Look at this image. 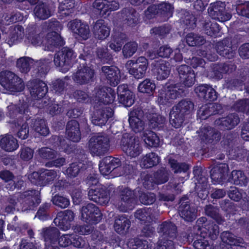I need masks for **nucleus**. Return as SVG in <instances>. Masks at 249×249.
<instances>
[{"label":"nucleus","instance_id":"nucleus-13","mask_svg":"<svg viewBox=\"0 0 249 249\" xmlns=\"http://www.w3.org/2000/svg\"><path fill=\"white\" fill-rule=\"evenodd\" d=\"M197 132L203 146L205 144H215L220 140L221 137L219 131L209 126L200 127Z\"/></svg>","mask_w":249,"mask_h":249},{"label":"nucleus","instance_id":"nucleus-52","mask_svg":"<svg viewBox=\"0 0 249 249\" xmlns=\"http://www.w3.org/2000/svg\"><path fill=\"white\" fill-rule=\"evenodd\" d=\"M155 183L156 185L162 184L169 180V171L166 167H161L153 173Z\"/></svg>","mask_w":249,"mask_h":249},{"label":"nucleus","instance_id":"nucleus-11","mask_svg":"<svg viewBox=\"0 0 249 249\" xmlns=\"http://www.w3.org/2000/svg\"><path fill=\"white\" fill-rule=\"evenodd\" d=\"M111 190L101 185L95 188H90L88 191L89 198L97 204L107 205L110 199Z\"/></svg>","mask_w":249,"mask_h":249},{"label":"nucleus","instance_id":"nucleus-51","mask_svg":"<svg viewBox=\"0 0 249 249\" xmlns=\"http://www.w3.org/2000/svg\"><path fill=\"white\" fill-rule=\"evenodd\" d=\"M186 42L191 47H199L204 45L206 40L204 37L194 33H190L186 36Z\"/></svg>","mask_w":249,"mask_h":249},{"label":"nucleus","instance_id":"nucleus-38","mask_svg":"<svg viewBox=\"0 0 249 249\" xmlns=\"http://www.w3.org/2000/svg\"><path fill=\"white\" fill-rule=\"evenodd\" d=\"M137 171V163L136 161L125 160L122 163L121 168L117 173V177L130 176L133 177L136 175Z\"/></svg>","mask_w":249,"mask_h":249},{"label":"nucleus","instance_id":"nucleus-48","mask_svg":"<svg viewBox=\"0 0 249 249\" xmlns=\"http://www.w3.org/2000/svg\"><path fill=\"white\" fill-rule=\"evenodd\" d=\"M194 177L197 181V183L202 185L203 187L206 186L208 183L209 176L201 166H196L193 169Z\"/></svg>","mask_w":249,"mask_h":249},{"label":"nucleus","instance_id":"nucleus-8","mask_svg":"<svg viewBox=\"0 0 249 249\" xmlns=\"http://www.w3.org/2000/svg\"><path fill=\"white\" fill-rule=\"evenodd\" d=\"M54 62H69L70 61H90L92 55L89 53H84L80 54L78 57L75 54L73 51L68 47H63L60 51L57 52L54 57Z\"/></svg>","mask_w":249,"mask_h":249},{"label":"nucleus","instance_id":"nucleus-47","mask_svg":"<svg viewBox=\"0 0 249 249\" xmlns=\"http://www.w3.org/2000/svg\"><path fill=\"white\" fill-rule=\"evenodd\" d=\"M218 224L215 222H209L205 225L204 229L202 230L201 234L204 232L206 236H208L212 240H215L219 233V227Z\"/></svg>","mask_w":249,"mask_h":249},{"label":"nucleus","instance_id":"nucleus-60","mask_svg":"<svg viewBox=\"0 0 249 249\" xmlns=\"http://www.w3.org/2000/svg\"><path fill=\"white\" fill-rule=\"evenodd\" d=\"M196 238L193 243L195 249H213L207 240V237L204 235H197Z\"/></svg>","mask_w":249,"mask_h":249},{"label":"nucleus","instance_id":"nucleus-55","mask_svg":"<svg viewBox=\"0 0 249 249\" xmlns=\"http://www.w3.org/2000/svg\"><path fill=\"white\" fill-rule=\"evenodd\" d=\"M156 88L154 81L146 78L141 82L138 87V91L141 93L153 94Z\"/></svg>","mask_w":249,"mask_h":249},{"label":"nucleus","instance_id":"nucleus-63","mask_svg":"<svg viewBox=\"0 0 249 249\" xmlns=\"http://www.w3.org/2000/svg\"><path fill=\"white\" fill-rule=\"evenodd\" d=\"M232 108L238 112L249 115V101L247 99L238 100L232 105Z\"/></svg>","mask_w":249,"mask_h":249},{"label":"nucleus","instance_id":"nucleus-7","mask_svg":"<svg viewBox=\"0 0 249 249\" xmlns=\"http://www.w3.org/2000/svg\"><path fill=\"white\" fill-rule=\"evenodd\" d=\"M57 177L55 170L41 168L37 172H33L29 176L31 182L39 186H45L52 184Z\"/></svg>","mask_w":249,"mask_h":249},{"label":"nucleus","instance_id":"nucleus-28","mask_svg":"<svg viewBox=\"0 0 249 249\" xmlns=\"http://www.w3.org/2000/svg\"><path fill=\"white\" fill-rule=\"evenodd\" d=\"M158 232L161 235L160 238L174 240L177 236V227L171 221H165L160 225Z\"/></svg>","mask_w":249,"mask_h":249},{"label":"nucleus","instance_id":"nucleus-29","mask_svg":"<svg viewBox=\"0 0 249 249\" xmlns=\"http://www.w3.org/2000/svg\"><path fill=\"white\" fill-rule=\"evenodd\" d=\"M94 75L93 69L84 66L83 68L73 73L72 79L75 83L83 85L88 83L93 78Z\"/></svg>","mask_w":249,"mask_h":249},{"label":"nucleus","instance_id":"nucleus-12","mask_svg":"<svg viewBox=\"0 0 249 249\" xmlns=\"http://www.w3.org/2000/svg\"><path fill=\"white\" fill-rule=\"evenodd\" d=\"M81 216L89 224H97L102 219L103 214L99 208L92 203H88L81 209Z\"/></svg>","mask_w":249,"mask_h":249},{"label":"nucleus","instance_id":"nucleus-50","mask_svg":"<svg viewBox=\"0 0 249 249\" xmlns=\"http://www.w3.org/2000/svg\"><path fill=\"white\" fill-rule=\"evenodd\" d=\"M134 216L136 219L141 221L142 224L151 223V209L144 208L138 209L135 213Z\"/></svg>","mask_w":249,"mask_h":249},{"label":"nucleus","instance_id":"nucleus-64","mask_svg":"<svg viewBox=\"0 0 249 249\" xmlns=\"http://www.w3.org/2000/svg\"><path fill=\"white\" fill-rule=\"evenodd\" d=\"M58 12L62 15H69L74 7V2L72 0H58Z\"/></svg>","mask_w":249,"mask_h":249},{"label":"nucleus","instance_id":"nucleus-19","mask_svg":"<svg viewBox=\"0 0 249 249\" xmlns=\"http://www.w3.org/2000/svg\"><path fill=\"white\" fill-rule=\"evenodd\" d=\"M95 98L100 103L110 105L115 101L116 92L110 87H103L96 89Z\"/></svg>","mask_w":249,"mask_h":249},{"label":"nucleus","instance_id":"nucleus-33","mask_svg":"<svg viewBox=\"0 0 249 249\" xmlns=\"http://www.w3.org/2000/svg\"><path fill=\"white\" fill-rule=\"evenodd\" d=\"M66 134L69 139L77 142L81 138V132L79 123L75 120H71L68 122L66 127Z\"/></svg>","mask_w":249,"mask_h":249},{"label":"nucleus","instance_id":"nucleus-57","mask_svg":"<svg viewBox=\"0 0 249 249\" xmlns=\"http://www.w3.org/2000/svg\"><path fill=\"white\" fill-rule=\"evenodd\" d=\"M168 163L171 168L174 171V173H188L189 170V165L185 162H178L177 160L170 158Z\"/></svg>","mask_w":249,"mask_h":249},{"label":"nucleus","instance_id":"nucleus-40","mask_svg":"<svg viewBox=\"0 0 249 249\" xmlns=\"http://www.w3.org/2000/svg\"><path fill=\"white\" fill-rule=\"evenodd\" d=\"M153 72L158 80L166 79L171 71V67L169 63H153Z\"/></svg>","mask_w":249,"mask_h":249},{"label":"nucleus","instance_id":"nucleus-41","mask_svg":"<svg viewBox=\"0 0 249 249\" xmlns=\"http://www.w3.org/2000/svg\"><path fill=\"white\" fill-rule=\"evenodd\" d=\"M35 16L39 20H45L52 16V10L50 6L46 3L40 2L34 8Z\"/></svg>","mask_w":249,"mask_h":249},{"label":"nucleus","instance_id":"nucleus-44","mask_svg":"<svg viewBox=\"0 0 249 249\" xmlns=\"http://www.w3.org/2000/svg\"><path fill=\"white\" fill-rule=\"evenodd\" d=\"M160 162V158L154 152L149 153L143 158L141 166L147 169L157 166Z\"/></svg>","mask_w":249,"mask_h":249},{"label":"nucleus","instance_id":"nucleus-49","mask_svg":"<svg viewBox=\"0 0 249 249\" xmlns=\"http://www.w3.org/2000/svg\"><path fill=\"white\" fill-rule=\"evenodd\" d=\"M143 139L147 146L157 147L160 145V139L155 132L151 130L144 132Z\"/></svg>","mask_w":249,"mask_h":249},{"label":"nucleus","instance_id":"nucleus-43","mask_svg":"<svg viewBox=\"0 0 249 249\" xmlns=\"http://www.w3.org/2000/svg\"><path fill=\"white\" fill-rule=\"evenodd\" d=\"M148 119L149 125L152 129L159 130L163 128L166 118L157 113L149 114Z\"/></svg>","mask_w":249,"mask_h":249},{"label":"nucleus","instance_id":"nucleus-5","mask_svg":"<svg viewBox=\"0 0 249 249\" xmlns=\"http://www.w3.org/2000/svg\"><path fill=\"white\" fill-rule=\"evenodd\" d=\"M117 195L119 200L118 208L120 211L127 212L134 209L137 198L134 190L122 187L117 191Z\"/></svg>","mask_w":249,"mask_h":249},{"label":"nucleus","instance_id":"nucleus-14","mask_svg":"<svg viewBox=\"0 0 249 249\" xmlns=\"http://www.w3.org/2000/svg\"><path fill=\"white\" fill-rule=\"evenodd\" d=\"M208 12L213 18L221 22L228 20L231 17V14L226 9L225 2L220 1L211 3L208 9Z\"/></svg>","mask_w":249,"mask_h":249},{"label":"nucleus","instance_id":"nucleus-20","mask_svg":"<svg viewBox=\"0 0 249 249\" xmlns=\"http://www.w3.org/2000/svg\"><path fill=\"white\" fill-rule=\"evenodd\" d=\"M119 102L126 107H131L134 103L135 95L127 84L119 85L117 89Z\"/></svg>","mask_w":249,"mask_h":249},{"label":"nucleus","instance_id":"nucleus-32","mask_svg":"<svg viewBox=\"0 0 249 249\" xmlns=\"http://www.w3.org/2000/svg\"><path fill=\"white\" fill-rule=\"evenodd\" d=\"M221 239L223 243L221 245L223 249H231L232 246L241 247L244 242L243 238L237 237L229 231H223L221 234Z\"/></svg>","mask_w":249,"mask_h":249},{"label":"nucleus","instance_id":"nucleus-61","mask_svg":"<svg viewBox=\"0 0 249 249\" xmlns=\"http://www.w3.org/2000/svg\"><path fill=\"white\" fill-rule=\"evenodd\" d=\"M83 164L80 162H72L66 170L65 174L70 178H75L83 170Z\"/></svg>","mask_w":249,"mask_h":249},{"label":"nucleus","instance_id":"nucleus-35","mask_svg":"<svg viewBox=\"0 0 249 249\" xmlns=\"http://www.w3.org/2000/svg\"><path fill=\"white\" fill-rule=\"evenodd\" d=\"M50 142L56 149L69 154L72 151L71 144L62 136L53 135L50 139Z\"/></svg>","mask_w":249,"mask_h":249},{"label":"nucleus","instance_id":"nucleus-62","mask_svg":"<svg viewBox=\"0 0 249 249\" xmlns=\"http://www.w3.org/2000/svg\"><path fill=\"white\" fill-rule=\"evenodd\" d=\"M8 115L11 118H15L18 114L20 115L19 118L22 117L23 118L24 117H27L26 115L28 112V108L27 107L25 108L23 106L8 107Z\"/></svg>","mask_w":249,"mask_h":249},{"label":"nucleus","instance_id":"nucleus-9","mask_svg":"<svg viewBox=\"0 0 249 249\" xmlns=\"http://www.w3.org/2000/svg\"><path fill=\"white\" fill-rule=\"evenodd\" d=\"M109 146V140L105 134L98 133L92 136L89 141V147L91 151L98 156L107 153Z\"/></svg>","mask_w":249,"mask_h":249},{"label":"nucleus","instance_id":"nucleus-6","mask_svg":"<svg viewBox=\"0 0 249 249\" xmlns=\"http://www.w3.org/2000/svg\"><path fill=\"white\" fill-rule=\"evenodd\" d=\"M121 146L126 155L131 158L139 156L142 151V148L139 140L129 134L126 133L123 135Z\"/></svg>","mask_w":249,"mask_h":249},{"label":"nucleus","instance_id":"nucleus-26","mask_svg":"<svg viewBox=\"0 0 249 249\" xmlns=\"http://www.w3.org/2000/svg\"><path fill=\"white\" fill-rule=\"evenodd\" d=\"M102 71L106 77L107 82L112 87H116L120 82L121 74L119 69L114 66H103Z\"/></svg>","mask_w":249,"mask_h":249},{"label":"nucleus","instance_id":"nucleus-24","mask_svg":"<svg viewBox=\"0 0 249 249\" xmlns=\"http://www.w3.org/2000/svg\"><path fill=\"white\" fill-rule=\"evenodd\" d=\"M123 23L131 27L135 26L138 23L139 14L132 8H124L118 14Z\"/></svg>","mask_w":249,"mask_h":249},{"label":"nucleus","instance_id":"nucleus-1","mask_svg":"<svg viewBox=\"0 0 249 249\" xmlns=\"http://www.w3.org/2000/svg\"><path fill=\"white\" fill-rule=\"evenodd\" d=\"M177 71L182 83L166 84L160 90L158 100L160 105L172 104L176 99L185 96L186 87H191L195 83L196 74L191 67L183 64Z\"/></svg>","mask_w":249,"mask_h":249},{"label":"nucleus","instance_id":"nucleus-39","mask_svg":"<svg viewBox=\"0 0 249 249\" xmlns=\"http://www.w3.org/2000/svg\"><path fill=\"white\" fill-rule=\"evenodd\" d=\"M131 225V222L125 214L118 215L115 219L114 228L115 231L119 234H123L126 232Z\"/></svg>","mask_w":249,"mask_h":249},{"label":"nucleus","instance_id":"nucleus-23","mask_svg":"<svg viewBox=\"0 0 249 249\" xmlns=\"http://www.w3.org/2000/svg\"><path fill=\"white\" fill-rule=\"evenodd\" d=\"M211 76L219 80L223 78V73H231L235 71L237 66L235 63H212Z\"/></svg>","mask_w":249,"mask_h":249},{"label":"nucleus","instance_id":"nucleus-4","mask_svg":"<svg viewBox=\"0 0 249 249\" xmlns=\"http://www.w3.org/2000/svg\"><path fill=\"white\" fill-rule=\"evenodd\" d=\"M0 84L4 89L11 92H21L25 88L22 79L9 71H4L0 72Z\"/></svg>","mask_w":249,"mask_h":249},{"label":"nucleus","instance_id":"nucleus-34","mask_svg":"<svg viewBox=\"0 0 249 249\" xmlns=\"http://www.w3.org/2000/svg\"><path fill=\"white\" fill-rule=\"evenodd\" d=\"M178 210L179 215L186 221L192 222L196 218V210L190 206L189 201L180 200Z\"/></svg>","mask_w":249,"mask_h":249},{"label":"nucleus","instance_id":"nucleus-58","mask_svg":"<svg viewBox=\"0 0 249 249\" xmlns=\"http://www.w3.org/2000/svg\"><path fill=\"white\" fill-rule=\"evenodd\" d=\"M51 203L45 202L42 203L39 207L36 217L42 221H46L49 219L50 216Z\"/></svg>","mask_w":249,"mask_h":249},{"label":"nucleus","instance_id":"nucleus-17","mask_svg":"<svg viewBox=\"0 0 249 249\" xmlns=\"http://www.w3.org/2000/svg\"><path fill=\"white\" fill-rule=\"evenodd\" d=\"M114 115V110L110 107H102L95 110L92 116V123L95 125H105L110 118Z\"/></svg>","mask_w":249,"mask_h":249},{"label":"nucleus","instance_id":"nucleus-3","mask_svg":"<svg viewBox=\"0 0 249 249\" xmlns=\"http://www.w3.org/2000/svg\"><path fill=\"white\" fill-rule=\"evenodd\" d=\"M194 104L189 99H182L171 109L169 113V122L176 128L181 127L186 115L194 109Z\"/></svg>","mask_w":249,"mask_h":249},{"label":"nucleus","instance_id":"nucleus-16","mask_svg":"<svg viewBox=\"0 0 249 249\" xmlns=\"http://www.w3.org/2000/svg\"><path fill=\"white\" fill-rule=\"evenodd\" d=\"M229 168L226 163H219L213 167L210 176L213 184L223 183L227 180Z\"/></svg>","mask_w":249,"mask_h":249},{"label":"nucleus","instance_id":"nucleus-53","mask_svg":"<svg viewBox=\"0 0 249 249\" xmlns=\"http://www.w3.org/2000/svg\"><path fill=\"white\" fill-rule=\"evenodd\" d=\"M231 179L233 184L240 186H246L248 183V178L241 170H233L231 173Z\"/></svg>","mask_w":249,"mask_h":249},{"label":"nucleus","instance_id":"nucleus-15","mask_svg":"<svg viewBox=\"0 0 249 249\" xmlns=\"http://www.w3.org/2000/svg\"><path fill=\"white\" fill-rule=\"evenodd\" d=\"M74 217L75 214L73 212L68 209L58 212L53 222L61 230L66 231L71 228V223Z\"/></svg>","mask_w":249,"mask_h":249},{"label":"nucleus","instance_id":"nucleus-36","mask_svg":"<svg viewBox=\"0 0 249 249\" xmlns=\"http://www.w3.org/2000/svg\"><path fill=\"white\" fill-rule=\"evenodd\" d=\"M45 245H57L58 237L60 236L59 230L56 227L46 228L42 232Z\"/></svg>","mask_w":249,"mask_h":249},{"label":"nucleus","instance_id":"nucleus-21","mask_svg":"<svg viewBox=\"0 0 249 249\" xmlns=\"http://www.w3.org/2000/svg\"><path fill=\"white\" fill-rule=\"evenodd\" d=\"M240 122V118L235 113H230L226 117L215 120L214 123L219 129L222 130H231L234 128Z\"/></svg>","mask_w":249,"mask_h":249},{"label":"nucleus","instance_id":"nucleus-18","mask_svg":"<svg viewBox=\"0 0 249 249\" xmlns=\"http://www.w3.org/2000/svg\"><path fill=\"white\" fill-rule=\"evenodd\" d=\"M143 111L139 108H134L129 114L128 122L130 127L136 133L144 129V123L142 120Z\"/></svg>","mask_w":249,"mask_h":249},{"label":"nucleus","instance_id":"nucleus-2","mask_svg":"<svg viewBox=\"0 0 249 249\" xmlns=\"http://www.w3.org/2000/svg\"><path fill=\"white\" fill-rule=\"evenodd\" d=\"M40 192L35 189L29 190L20 193L18 196H10L7 200L5 211L13 213L18 202L20 204L24 211L34 210L41 203Z\"/></svg>","mask_w":249,"mask_h":249},{"label":"nucleus","instance_id":"nucleus-54","mask_svg":"<svg viewBox=\"0 0 249 249\" xmlns=\"http://www.w3.org/2000/svg\"><path fill=\"white\" fill-rule=\"evenodd\" d=\"M33 129L40 135L46 136L50 133L46 121L43 119H36L31 124Z\"/></svg>","mask_w":249,"mask_h":249},{"label":"nucleus","instance_id":"nucleus-27","mask_svg":"<svg viewBox=\"0 0 249 249\" xmlns=\"http://www.w3.org/2000/svg\"><path fill=\"white\" fill-rule=\"evenodd\" d=\"M30 89L31 96L36 100L43 98L48 92L47 85L41 80L36 79L31 82Z\"/></svg>","mask_w":249,"mask_h":249},{"label":"nucleus","instance_id":"nucleus-22","mask_svg":"<svg viewBox=\"0 0 249 249\" xmlns=\"http://www.w3.org/2000/svg\"><path fill=\"white\" fill-rule=\"evenodd\" d=\"M195 91L198 97L205 102H212L216 100L217 92L210 86L203 84L198 86Z\"/></svg>","mask_w":249,"mask_h":249},{"label":"nucleus","instance_id":"nucleus-46","mask_svg":"<svg viewBox=\"0 0 249 249\" xmlns=\"http://www.w3.org/2000/svg\"><path fill=\"white\" fill-rule=\"evenodd\" d=\"M204 210L206 215L214 220L218 224H223L225 219L219 213V210L217 207L211 204L207 205Z\"/></svg>","mask_w":249,"mask_h":249},{"label":"nucleus","instance_id":"nucleus-42","mask_svg":"<svg viewBox=\"0 0 249 249\" xmlns=\"http://www.w3.org/2000/svg\"><path fill=\"white\" fill-rule=\"evenodd\" d=\"M0 145L2 149L7 152H12L18 147L17 140L11 135H7L1 138Z\"/></svg>","mask_w":249,"mask_h":249},{"label":"nucleus","instance_id":"nucleus-10","mask_svg":"<svg viewBox=\"0 0 249 249\" xmlns=\"http://www.w3.org/2000/svg\"><path fill=\"white\" fill-rule=\"evenodd\" d=\"M122 161L118 158L107 156L100 161L99 170L103 175H107L112 173L117 177V173L121 168Z\"/></svg>","mask_w":249,"mask_h":249},{"label":"nucleus","instance_id":"nucleus-25","mask_svg":"<svg viewBox=\"0 0 249 249\" xmlns=\"http://www.w3.org/2000/svg\"><path fill=\"white\" fill-rule=\"evenodd\" d=\"M68 26L73 33L78 35L84 40H87L90 36V32L88 24L81 20L75 19L69 22Z\"/></svg>","mask_w":249,"mask_h":249},{"label":"nucleus","instance_id":"nucleus-45","mask_svg":"<svg viewBox=\"0 0 249 249\" xmlns=\"http://www.w3.org/2000/svg\"><path fill=\"white\" fill-rule=\"evenodd\" d=\"M235 139L234 135L231 133H228L224 135L221 144L227 154L230 155L232 153L235 145Z\"/></svg>","mask_w":249,"mask_h":249},{"label":"nucleus","instance_id":"nucleus-37","mask_svg":"<svg viewBox=\"0 0 249 249\" xmlns=\"http://www.w3.org/2000/svg\"><path fill=\"white\" fill-rule=\"evenodd\" d=\"M93 34L96 38L104 39L108 36L110 34L109 28L105 24L104 20H98L93 26Z\"/></svg>","mask_w":249,"mask_h":249},{"label":"nucleus","instance_id":"nucleus-30","mask_svg":"<svg viewBox=\"0 0 249 249\" xmlns=\"http://www.w3.org/2000/svg\"><path fill=\"white\" fill-rule=\"evenodd\" d=\"M215 48L217 53L226 58L231 59L235 56V52L232 49L230 39L228 38L218 42Z\"/></svg>","mask_w":249,"mask_h":249},{"label":"nucleus","instance_id":"nucleus-31","mask_svg":"<svg viewBox=\"0 0 249 249\" xmlns=\"http://www.w3.org/2000/svg\"><path fill=\"white\" fill-rule=\"evenodd\" d=\"M64 41L56 32L48 33L45 37V50L53 52L56 48L62 46Z\"/></svg>","mask_w":249,"mask_h":249},{"label":"nucleus","instance_id":"nucleus-59","mask_svg":"<svg viewBox=\"0 0 249 249\" xmlns=\"http://www.w3.org/2000/svg\"><path fill=\"white\" fill-rule=\"evenodd\" d=\"M196 19L195 16L190 12L182 11L180 22L189 28L194 29L196 26Z\"/></svg>","mask_w":249,"mask_h":249},{"label":"nucleus","instance_id":"nucleus-56","mask_svg":"<svg viewBox=\"0 0 249 249\" xmlns=\"http://www.w3.org/2000/svg\"><path fill=\"white\" fill-rule=\"evenodd\" d=\"M137 64L125 63V65L127 66L129 65V66H130L131 64H132V68L129 70V73L133 75L136 79H139L142 78L145 76L149 63H144L143 65H141L138 68L134 67V65Z\"/></svg>","mask_w":249,"mask_h":249}]
</instances>
